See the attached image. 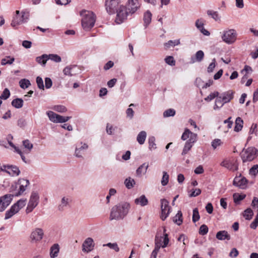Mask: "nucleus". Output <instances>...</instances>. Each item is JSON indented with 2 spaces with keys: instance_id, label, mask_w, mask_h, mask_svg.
Here are the masks:
<instances>
[{
  "instance_id": "obj_1",
  "label": "nucleus",
  "mask_w": 258,
  "mask_h": 258,
  "mask_svg": "<svg viewBox=\"0 0 258 258\" xmlns=\"http://www.w3.org/2000/svg\"><path fill=\"white\" fill-rule=\"evenodd\" d=\"M140 7L138 0H128L127 7L120 6L116 11L115 22L117 24H121L126 19L127 16L135 13Z\"/></svg>"
},
{
  "instance_id": "obj_2",
  "label": "nucleus",
  "mask_w": 258,
  "mask_h": 258,
  "mask_svg": "<svg viewBox=\"0 0 258 258\" xmlns=\"http://www.w3.org/2000/svg\"><path fill=\"white\" fill-rule=\"evenodd\" d=\"M131 206L126 202H121L114 206L111 210L110 220L123 219L128 213Z\"/></svg>"
},
{
  "instance_id": "obj_3",
  "label": "nucleus",
  "mask_w": 258,
  "mask_h": 258,
  "mask_svg": "<svg viewBox=\"0 0 258 258\" xmlns=\"http://www.w3.org/2000/svg\"><path fill=\"white\" fill-rule=\"evenodd\" d=\"M82 17V26L84 30L88 31L94 25L96 21L95 14L91 11L82 10L80 12Z\"/></svg>"
},
{
  "instance_id": "obj_4",
  "label": "nucleus",
  "mask_w": 258,
  "mask_h": 258,
  "mask_svg": "<svg viewBox=\"0 0 258 258\" xmlns=\"http://www.w3.org/2000/svg\"><path fill=\"white\" fill-rule=\"evenodd\" d=\"M257 155V149L253 147L243 149L240 154V156L243 163L252 161Z\"/></svg>"
},
{
  "instance_id": "obj_5",
  "label": "nucleus",
  "mask_w": 258,
  "mask_h": 258,
  "mask_svg": "<svg viewBox=\"0 0 258 258\" xmlns=\"http://www.w3.org/2000/svg\"><path fill=\"white\" fill-rule=\"evenodd\" d=\"M237 33L235 29H230L224 30L222 35V40L228 44L234 43L237 39Z\"/></svg>"
},
{
  "instance_id": "obj_6",
  "label": "nucleus",
  "mask_w": 258,
  "mask_h": 258,
  "mask_svg": "<svg viewBox=\"0 0 258 258\" xmlns=\"http://www.w3.org/2000/svg\"><path fill=\"white\" fill-rule=\"evenodd\" d=\"M39 197L37 192L33 191L30 197V199L26 209V214L31 212L39 203Z\"/></svg>"
},
{
  "instance_id": "obj_7",
  "label": "nucleus",
  "mask_w": 258,
  "mask_h": 258,
  "mask_svg": "<svg viewBox=\"0 0 258 258\" xmlns=\"http://www.w3.org/2000/svg\"><path fill=\"white\" fill-rule=\"evenodd\" d=\"M22 15H20L19 11L17 10L16 11V15L14 17L11 23L12 27H15L19 25L27 22L28 19V15L24 12H22Z\"/></svg>"
},
{
  "instance_id": "obj_8",
  "label": "nucleus",
  "mask_w": 258,
  "mask_h": 258,
  "mask_svg": "<svg viewBox=\"0 0 258 258\" xmlns=\"http://www.w3.org/2000/svg\"><path fill=\"white\" fill-rule=\"evenodd\" d=\"M44 231L42 228H36L34 229L30 234V239L32 242L40 241L44 237Z\"/></svg>"
},
{
  "instance_id": "obj_9",
  "label": "nucleus",
  "mask_w": 258,
  "mask_h": 258,
  "mask_svg": "<svg viewBox=\"0 0 258 258\" xmlns=\"http://www.w3.org/2000/svg\"><path fill=\"white\" fill-rule=\"evenodd\" d=\"M161 219L164 221L170 213L171 208L169 205V202L166 199L161 200Z\"/></svg>"
},
{
  "instance_id": "obj_10",
  "label": "nucleus",
  "mask_w": 258,
  "mask_h": 258,
  "mask_svg": "<svg viewBox=\"0 0 258 258\" xmlns=\"http://www.w3.org/2000/svg\"><path fill=\"white\" fill-rule=\"evenodd\" d=\"M220 165L231 171H236L238 168V163L237 160L233 159L232 160H224L221 163Z\"/></svg>"
},
{
  "instance_id": "obj_11",
  "label": "nucleus",
  "mask_w": 258,
  "mask_h": 258,
  "mask_svg": "<svg viewBox=\"0 0 258 258\" xmlns=\"http://www.w3.org/2000/svg\"><path fill=\"white\" fill-rule=\"evenodd\" d=\"M13 196L10 194H6L0 197V212L4 211L10 205Z\"/></svg>"
},
{
  "instance_id": "obj_12",
  "label": "nucleus",
  "mask_w": 258,
  "mask_h": 258,
  "mask_svg": "<svg viewBox=\"0 0 258 258\" xmlns=\"http://www.w3.org/2000/svg\"><path fill=\"white\" fill-rule=\"evenodd\" d=\"M17 183L19 188L18 189V191L15 192V197H18L23 195L24 192L26 190V187L30 184V182L28 179L21 178L18 180Z\"/></svg>"
},
{
  "instance_id": "obj_13",
  "label": "nucleus",
  "mask_w": 258,
  "mask_h": 258,
  "mask_svg": "<svg viewBox=\"0 0 258 258\" xmlns=\"http://www.w3.org/2000/svg\"><path fill=\"white\" fill-rule=\"evenodd\" d=\"M2 171L5 172L11 176H18L20 173L19 168L15 165H4Z\"/></svg>"
},
{
  "instance_id": "obj_14",
  "label": "nucleus",
  "mask_w": 258,
  "mask_h": 258,
  "mask_svg": "<svg viewBox=\"0 0 258 258\" xmlns=\"http://www.w3.org/2000/svg\"><path fill=\"white\" fill-rule=\"evenodd\" d=\"M119 0H105V7L107 12L109 14H113L118 9L117 7Z\"/></svg>"
},
{
  "instance_id": "obj_15",
  "label": "nucleus",
  "mask_w": 258,
  "mask_h": 258,
  "mask_svg": "<svg viewBox=\"0 0 258 258\" xmlns=\"http://www.w3.org/2000/svg\"><path fill=\"white\" fill-rule=\"evenodd\" d=\"M197 140V135H192V137L190 139H188L185 143L182 152V155H184L187 153V152L191 149L194 143Z\"/></svg>"
},
{
  "instance_id": "obj_16",
  "label": "nucleus",
  "mask_w": 258,
  "mask_h": 258,
  "mask_svg": "<svg viewBox=\"0 0 258 258\" xmlns=\"http://www.w3.org/2000/svg\"><path fill=\"white\" fill-rule=\"evenodd\" d=\"M94 246L93 239L91 237H88L85 239L83 243V251L89 252L93 250Z\"/></svg>"
},
{
  "instance_id": "obj_17",
  "label": "nucleus",
  "mask_w": 258,
  "mask_h": 258,
  "mask_svg": "<svg viewBox=\"0 0 258 258\" xmlns=\"http://www.w3.org/2000/svg\"><path fill=\"white\" fill-rule=\"evenodd\" d=\"M247 180L244 177H236L234 178L233 182L234 185L238 186L241 188H244L247 184Z\"/></svg>"
},
{
  "instance_id": "obj_18",
  "label": "nucleus",
  "mask_w": 258,
  "mask_h": 258,
  "mask_svg": "<svg viewBox=\"0 0 258 258\" xmlns=\"http://www.w3.org/2000/svg\"><path fill=\"white\" fill-rule=\"evenodd\" d=\"M233 94L234 92L232 90H229L222 93L220 96L222 98L223 102L227 103L233 99Z\"/></svg>"
},
{
  "instance_id": "obj_19",
  "label": "nucleus",
  "mask_w": 258,
  "mask_h": 258,
  "mask_svg": "<svg viewBox=\"0 0 258 258\" xmlns=\"http://www.w3.org/2000/svg\"><path fill=\"white\" fill-rule=\"evenodd\" d=\"M59 245L57 243L53 244L50 248L49 255L51 258L56 257L59 252Z\"/></svg>"
},
{
  "instance_id": "obj_20",
  "label": "nucleus",
  "mask_w": 258,
  "mask_h": 258,
  "mask_svg": "<svg viewBox=\"0 0 258 258\" xmlns=\"http://www.w3.org/2000/svg\"><path fill=\"white\" fill-rule=\"evenodd\" d=\"M216 238L220 240L227 239L229 240L231 238L230 234L225 230L220 231L218 232L216 236Z\"/></svg>"
},
{
  "instance_id": "obj_21",
  "label": "nucleus",
  "mask_w": 258,
  "mask_h": 258,
  "mask_svg": "<svg viewBox=\"0 0 258 258\" xmlns=\"http://www.w3.org/2000/svg\"><path fill=\"white\" fill-rule=\"evenodd\" d=\"M135 203L136 205L144 207L148 204V200L145 195H142L135 200Z\"/></svg>"
},
{
  "instance_id": "obj_22",
  "label": "nucleus",
  "mask_w": 258,
  "mask_h": 258,
  "mask_svg": "<svg viewBox=\"0 0 258 258\" xmlns=\"http://www.w3.org/2000/svg\"><path fill=\"white\" fill-rule=\"evenodd\" d=\"M70 202V200L68 198L63 197L61 200L60 203L58 206V209L60 211L64 210V208L67 207Z\"/></svg>"
},
{
  "instance_id": "obj_23",
  "label": "nucleus",
  "mask_w": 258,
  "mask_h": 258,
  "mask_svg": "<svg viewBox=\"0 0 258 258\" xmlns=\"http://www.w3.org/2000/svg\"><path fill=\"white\" fill-rule=\"evenodd\" d=\"M88 148V146L84 143L80 147H76L75 150V155L77 157H82L83 151L85 150H87Z\"/></svg>"
},
{
  "instance_id": "obj_24",
  "label": "nucleus",
  "mask_w": 258,
  "mask_h": 258,
  "mask_svg": "<svg viewBox=\"0 0 258 258\" xmlns=\"http://www.w3.org/2000/svg\"><path fill=\"white\" fill-rule=\"evenodd\" d=\"M204 53L202 50L198 51L195 57H192L191 58V60L192 62H195L196 61L201 62L204 58Z\"/></svg>"
},
{
  "instance_id": "obj_25",
  "label": "nucleus",
  "mask_w": 258,
  "mask_h": 258,
  "mask_svg": "<svg viewBox=\"0 0 258 258\" xmlns=\"http://www.w3.org/2000/svg\"><path fill=\"white\" fill-rule=\"evenodd\" d=\"M243 124V121L242 118L240 117H237L235 120V125L234 126V131L236 132H239L242 130Z\"/></svg>"
},
{
  "instance_id": "obj_26",
  "label": "nucleus",
  "mask_w": 258,
  "mask_h": 258,
  "mask_svg": "<svg viewBox=\"0 0 258 258\" xmlns=\"http://www.w3.org/2000/svg\"><path fill=\"white\" fill-rule=\"evenodd\" d=\"M147 137V133L145 131L140 132L137 136V141L140 145L144 144Z\"/></svg>"
},
{
  "instance_id": "obj_27",
  "label": "nucleus",
  "mask_w": 258,
  "mask_h": 258,
  "mask_svg": "<svg viewBox=\"0 0 258 258\" xmlns=\"http://www.w3.org/2000/svg\"><path fill=\"white\" fill-rule=\"evenodd\" d=\"M225 104L223 101V99L221 96L219 95L216 99L215 104L214 106V109L217 110L221 108Z\"/></svg>"
},
{
  "instance_id": "obj_28",
  "label": "nucleus",
  "mask_w": 258,
  "mask_h": 258,
  "mask_svg": "<svg viewBox=\"0 0 258 258\" xmlns=\"http://www.w3.org/2000/svg\"><path fill=\"white\" fill-rule=\"evenodd\" d=\"M47 54H44L36 58V61L43 67H45L48 60Z\"/></svg>"
},
{
  "instance_id": "obj_29",
  "label": "nucleus",
  "mask_w": 258,
  "mask_h": 258,
  "mask_svg": "<svg viewBox=\"0 0 258 258\" xmlns=\"http://www.w3.org/2000/svg\"><path fill=\"white\" fill-rule=\"evenodd\" d=\"M23 100L21 98H16L12 101V105L16 108L19 109L23 105Z\"/></svg>"
},
{
  "instance_id": "obj_30",
  "label": "nucleus",
  "mask_w": 258,
  "mask_h": 258,
  "mask_svg": "<svg viewBox=\"0 0 258 258\" xmlns=\"http://www.w3.org/2000/svg\"><path fill=\"white\" fill-rule=\"evenodd\" d=\"M152 14L149 11H146L144 15V22L145 27H147L151 22Z\"/></svg>"
},
{
  "instance_id": "obj_31",
  "label": "nucleus",
  "mask_w": 258,
  "mask_h": 258,
  "mask_svg": "<svg viewBox=\"0 0 258 258\" xmlns=\"http://www.w3.org/2000/svg\"><path fill=\"white\" fill-rule=\"evenodd\" d=\"M197 135V134L194 133L190 131V130L188 128H186L184 130V132L182 135L181 139L183 141L187 140L188 138L190 139L191 137H192V135Z\"/></svg>"
},
{
  "instance_id": "obj_32",
  "label": "nucleus",
  "mask_w": 258,
  "mask_h": 258,
  "mask_svg": "<svg viewBox=\"0 0 258 258\" xmlns=\"http://www.w3.org/2000/svg\"><path fill=\"white\" fill-rule=\"evenodd\" d=\"M148 167V164H146V163L143 164L137 169L136 171L137 175L138 176H141L142 173H145L147 171Z\"/></svg>"
},
{
  "instance_id": "obj_33",
  "label": "nucleus",
  "mask_w": 258,
  "mask_h": 258,
  "mask_svg": "<svg viewBox=\"0 0 258 258\" xmlns=\"http://www.w3.org/2000/svg\"><path fill=\"white\" fill-rule=\"evenodd\" d=\"M182 214L180 211H178L176 215L173 218V221L178 225H180L182 223Z\"/></svg>"
},
{
  "instance_id": "obj_34",
  "label": "nucleus",
  "mask_w": 258,
  "mask_h": 258,
  "mask_svg": "<svg viewBox=\"0 0 258 258\" xmlns=\"http://www.w3.org/2000/svg\"><path fill=\"white\" fill-rule=\"evenodd\" d=\"M252 71V68L249 66H245L244 69L241 71V73L243 74L244 72H245V74L244 75L243 78H242V82H244L245 79L248 78L247 74L251 73Z\"/></svg>"
},
{
  "instance_id": "obj_35",
  "label": "nucleus",
  "mask_w": 258,
  "mask_h": 258,
  "mask_svg": "<svg viewBox=\"0 0 258 258\" xmlns=\"http://www.w3.org/2000/svg\"><path fill=\"white\" fill-rule=\"evenodd\" d=\"M180 44V40L176 39L174 40H169L167 42L164 43V46L166 49L169 48L171 46L174 47Z\"/></svg>"
},
{
  "instance_id": "obj_36",
  "label": "nucleus",
  "mask_w": 258,
  "mask_h": 258,
  "mask_svg": "<svg viewBox=\"0 0 258 258\" xmlns=\"http://www.w3.org/2000/svg\"><path fill=\"white\" fill-rule=\"evenodd\" d=\"M207 14L216 21L220 20V17L219 16L218 12L209 10L207 11Z\"/></svg>"
},
{
  "instance_id": "obj_37",
  "label": "nucleus",
  "mask_w": 258,
  "mask_h": 258,
  "mask_svg": "<svg viewBox=\"0 0 258 258\" xmlns=\"http://www.w3.org/2000/svg\"><path fill=\"white\" fill-rule=\"evenodd\" d=\"M149 149L151 151L156 149V145L155 144V138L153 136L150 137L148 139Z\"/></svg>"
},
{
  "instance_id": "obj_38",
  "label": "nucleus",
  "mask_w": 258,
  "mask_h": 258,
  "mask_svg": "<svg viewBox=\"0 0 258 258\" xmlns=\"http://www.w3.org/2000/svg\"><path fill=\"white\" fill-rule=\"evenodd\" d=\"M253 215V211L250 208L246 209L243 214V216L245 219L248 220H249L252 218Z\"/></svg>"
},
{
  "instance_id": "obj_39",
  "label": "nucleus",
  "mask_w": 258,
  "mask_h": 258,
  "mask_svg": "<svg viewBox=\"0 0 258 258\" xmlns=\"http://www.w3.org/2000/svg\"><path fill=\"white\" fill-rule=\"evenodd\" d=\"M124 184L127 188L131 189L135 184V181L131 177H128L125 179L124 181Z\"/></svg>"
},
{
  "instance_id": "obj_40",
  "label": "nucleus",
  "mask_w": 258,
  "mask_h": 258,
  "mask_svg": "<svg viewBox=\"0 0 258 258\" xmlns=\"http://www.w3.org/2000/svg\"><path fill=\"white\" fill-rule=\"evenodd\" d=\"M76 66L74 65H71L65 67L63 70V73L64 75L66 76H72L73 74L72 73V70L74 68H75Z\"/></svg>"
},
{
  "instance_id": "obj_41",
  "label": "nucleus",
  "mask_w": 258,
  "mask_h": 258,
  "mask_svg": "<svg viewBox=\"0 0 258 258\" xmlns=\"http://www.w3.org/2000/svg\"><path fill=\"white\" fill-rule=\"evenodd\" d=\"M169 182V175L166 171L163 172V176L161 181V183L163 186L166 185Z\"/></svg>"
},
{
  "instance_id": "obj_42",
  "label": "nucleus",
  "mask_w": 258,
  "mask_h": 258,
  "mask_svg": "<svg viewBox=\"0 0 258 258\" xmlns=\"http://www.w3.org/2000/svg\"><path fill=\"white\" fill-rule=\"evenodd\" d=\"M47 58L48 59H51L56 62H59L61 60V57L57 54H47Z\"/></svg>"
},
{
  "instance_id": "obj_43",
  "label": "nucleus",
  "mask_w": 258,
  "mask_h": 258,
  "mask_svg": "<svg viewBox=\"0 0 258 258\" xmlns=\"http://www.w3.org/2000/svg\"><path fill=\"white\" fill-rule=\"evenodd\" d=\"M103 246H107L109 247L110 249L114 250L116 252H118L119 251V248L117 244V243H110L109 242L107 244H104L103 245Z\"/></svg>"
},
{
  "instance_id": "obj_44",
  "label": "nucleus",
  "mask_w": 258,
  "mask_h": 258,
  "mask_svg": "<svg viewBox=\"0 0 258 258\" xmlns=\"http://www.w3.org/2000/svg\"><path fill=\"white\" fill-rule=\"evenodd\" d=\"M20 86L23 89H26L30 86L31 83L29 80L23 79H21L19 82Z\"/></svg>"
},
{
  "instance_id": "obj_45",
  "label": "nucleus",
  "mask_w": 258,
  "mask_h": 258,
  "mask_svg": "<svg viewBox=\"0 0 258 258\" xmlns=\"http://www.w3.org/2000/svg\"><path fill=\"white\" fill-rule=\"evenodd\" d=\"M15 58L14 57H11L10 56H8L7 58H5L2 59L1 64L3 66L9 64H11L14 61Z\"/></svg>"
},
{
  "instance_id": "obj_46",
  "label": "nucleus",
  "mask_w": 258,
  "mask_h": 258,
  "mask_svg": "<svg viewBox=\"0 0 258 258\" xmlns=\"http://www.w3.org/2000/svg\"><path fill=\"white\" fill-rule=\"evenodd\" d=\"M219 95V93L218 91H215L213 93H211L206 98H205V100L208 102L211 101L215 98H217Z\"/></svg>"
},
{
  "instance_id": "obj_47",
  "label": "nucleus",
  "mask_w": 258,
  "mask_h": 258,
  "mask_svg": "<svg viewBox=\"0 0 258 258\" xmlns=\"http://www.w3.org/2000/svg\"><path fill=\"white\" fill-rule=\"evenodd\" d=\"M175 114V110L174 109L170 108L166 110L163 113L164 117L173 116Z\"/></svg>"
},
{
  "instance_id": "obj_48",
  "label": "nucleus",
  "mask_w": 258,
  "mask_h": 258,
  "mask_svg": "<svg viewBox=\"0 0 258 258\" xmlns=\"http://www.w3.org/2000/svg\"><path fill=\"white\" fill-rule=\"evenodd\" d=\"M200 218L199 211L197 208L193 210L192 221L195 223L197 222Z\"/></svg>"
},
{
  "instance_id": "obj_49",
  "label": "nucleus",
  "mask_w": 258,
  "mask_h": 258,
  "mask_svg": "<svg viewBox=\"0 0 258 258\" xmlns=\"http://www.w3.org/2000/svg\"><path fill=\"white\" fill-rule=\"evenodd\" d=\"M208 232V227L205 224L202 225L199 229V234L202 235H206Z\"/></svg>"
},
{
  "instance_id": "obj_50",
  "label": "nucleus",
  "mask_w": 258,
  "mask_h": 258,
  "mask_svg": "<svg viewBox=\"0 0 258 258\" xmlns=\"http://www.w3.org/2000/svg\"><path fill=\"white\" fill-rule=\"evenodd\" d=\"M23 145L24 147L28 150V152H30L33 148V144L30 142L28 140H26L23 141Z\"/></svg>"
},
{
  "instance_id": "obj_51",
  "label": "nucleus",
  "mask_w": 258,
  "mask_h": 258,
  "mask_svg": "<svg viewBox=\"0 0 258 258\" xmlns=\"http://www.w3.org/2000/svg\"><path fill=\"white\" fill-rule=\"evenodd\" d=\"M10 96V92L8 88H5L1 94L0 98L4 100L7 99Z\"/></svg>"
},
{
  "instance_id": "obj_52",
  "label": "nucleus",
  "mask_w": 258,
  "mask_h": 258,
  "mask_svg": "<svg viewBox=\"0 0 258 258\" xmlns=\"http://www.w3.org/2000/svg\"><path fill=\"white\" fill-rule=\"evenodd\" d=\"M165 61L166 63H167L168 64H169L170 66H175V61L173 57L172 56H167L165 58Z\"/></svg>"
},
{
  "instance_id": "obj_53",
  "label": "nucleus",
  "mask_w": 258,
  "mask_h": 258,
  "mask_svg": "<svg viewBox=\"0 0 258 258\" xmlns=\"http://www.w3.org/2000/svg\"><path fill=\"white\" fill-rule=\"evenodd\" d=\"M222 142L220 139H216L212 142V147L214 149H216L218 147L221 146Z\"/></svg>"
},
{
  "instance_id": "obj_54",
  "label": "nucleus",
  "mask_w": 258,
  "mask_h": 258,
  "mask_svg": "<svg viewBox=\"0 0 258 258\" xmlns=\"http://www.w3.org/2000/svg\"><path fill=\"white\" fill-rule=\"evenodd\" d=\"M19 188L17 182H15V183L13 184L10 189V191L12 192V194H11V195L13 196V197L15 196V192L18 191V189Z\"/></svg>"
},
{
  "instance_id": "obj_55",
  "label": "nucleus",
  "mask_w": 258,
  "mask_h": 258,
  "mask_svg": "<svg viewBox=\"0 0 258 258\" xmlns=\"http://www.w3.org/2000/svg\"><path fill=\"white\" fill-rule=\"evenodd\" d=\"M26 201L27 200L26 199H21L18 201L17 203H15V204L17 205L18 208L19 210H20L26 205Z\"/></svg>"
},
{
  "instance_id": "obj_56",
  "label": "nucleus",
  "mask_w": 258,
  "mask_h": 258,
  "mask_svg": "<svg viewBox=\"0 0 258 258\" xmlns=\"http://www.w3.org/2000/svg\"><path fill=\"white\" fill-rule=\"evenodd\" d=\"M53 109L59 112H64L67 111L66 107L63 105H55L54 106Z\"/></svg>"
},
{
  "instance_id": "obj_57",
  "label": "nucleus",
  "mask_w": 258,
  "mask_h": 258,
  "mask_svg": "<svg viewBox=\"0 0 258 258\" xmlns=\"http://www.w3.org/2000/svg\"><path fill=\"white\" fill-rule=\"evenodd\" d=\"M36 83L38 86V87L40 89L44 90V86L43 84V81L42 79L40 77H37L36 78Z\"/></svg>"
},
{
  "instance_id": "obj_58",
  "label": "nucleus",
  "mask_w": 258,
  "mask_h": 258,
  "mask_svg": "<svg viewBox=\"0 0 258 258\" xmlns=\"http://www.w3.org/2000/svg\"><path fill=\"white\" fill-rule=\"evenodd\" d=\"M215 63H216V59L213 58L212 59V62L209 64V66H208V67L207 68V72L209 73L213 72V71L216 66Z\"/></svg>"
},
{
  "instance_id": "obj_59",
  "label": "nucleus",
  "mask_w": 258,
  "mask_h": 258,
  "mask_svg": "<svg viewBox=\"0 0 258 258\" xmlns=\"http://www.w3.org/2000/svg\"><path fill=\"white\" fill-rule=\"evenodd\" d=\"M163 242L162 247L165 248L167 246V245L169 242L168 235L167 233L163 234Z\"/></svg>"
},
{
  "instance_id": "obj_60",
  "label": "nucleus",
  "mask_w": 258,
  "mask_h": 258,
  "mask_svg": "<svg viewBox=\"0 0 258 258\" xmlns=\"http://www.w3.org/2000/svg\"><path fill=\"white\" fill-rule=\"evenodd\" d=\"M160 248L159 245L157 244L156 246H155L154 249L153 250V251L151 253L150 258H156L157 253L159 252Z\"/></svg>"
},
{
  "instance_id": "obj_61",
  "label": "nucleus",
  "mask_w": 258,
  "mask_h": 258,
  "mask_svg": "<svg viewBox=\"0 0 258 258\" xmlns=\"http://www.w3.org/2000/svg\"><path fill=\"white\" fill-rule=\"evenodd\" d=\"M245 197V195H236V194H234L233 195V198H234V202L237 203H238V202L240 201H242V200H243Z\"/></svg>"
},
{
  "instance_id": "obj_62",
  "label": "nucleus",
  "mask_w": 258,
  "mask_h": 258,
  "mask_svg": "<svg viewBox=\"0 0 258 258\" xmlns=\"http://www.w3.org/2000/svg\"><path fill=\"white\" fill-rule=\"evenodd\" d=\"M249 173L252 175H255L258 173V165H254L249 170Z\"/></svg>"
},
{
  "instance_id": "obj_63",
  "label": "nucleus",
  "mask_w": 258,
  "mask_h": 258,
  "mask_svg": "<svg viewBox=\"0 0 258 258\" xmlns=\"http://www.w3.org/2000/svg\"><path fill=\"white\" fill-rule=\"evenodd\" d=\"M46 114L48 115L50 120L53 122H54L55 117L56 113L53 112L52 111H48L46 112Z\"/></svg>"
},
{
  "instance_id": "obj_64",
  "label": "nucleus",
  "mask_w": 258,
  "mask_h": 258,
  "mask_svg": "<svg viewBox=\"0 0 258 258\" xmlns=\"http://www.w3.org/2000/svg\"><path fill=\"white\" fill-rule=\"evenodd\" d=\"M201 193V190L199 188H196L195 189H193V191L189 195V196L190 197H195L200 195Z\"/></svg>"
}]
</instances>
